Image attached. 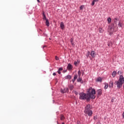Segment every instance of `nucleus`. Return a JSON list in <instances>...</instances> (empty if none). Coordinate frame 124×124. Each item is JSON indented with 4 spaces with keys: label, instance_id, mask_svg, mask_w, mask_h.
Wrapping results in <instances>:
<instances>
[{
    "label": "nucleus",
    "instance_id": "obj_1",
    "mask_svg": "<svg viewBox=\"0 0 124 124\" xmlns=\"http://www.w3.org/2000/svg\"><path fill=\"white\" fill-rule=\"evenodd\" d=\"M89 88L87 90L86 93H85L84 92L79 93V99L81 100H86L87 102H89Z\"/></svg>",
    "mask_w": 124,
    "mask_h": 124
},
{
    "label": "nucleus",
    "instance_id": "obj_2",
    "mask_svg": "<svg viewBox=\"0 0 124 124\" xmlns=\"http://www.w3.org/2000/svg\"><path fill=\"white\" fill-rule=\"evenodd\" d=\"M96 93V91L95 89H93L92 87H89V97H88V102L91 101V99H95V96L94 94Z\"/></svg>",
    "mask_w": 124,
    "mask_h": 124
},
{
    "label": "nucleus",
    "instance_id": "obj_3",
    "mask_svg": "<svg viewBox=\"0 0 124 124\" xmlns=\"http://www.w3.org/2000/svg\"><path fill=\"white\" fill-rule=\"evenodd\" d=\"M115 85H117V87L118 89H121L122 87H123V85L124 84V82L122 81H115L114 82Z\"/></svg>",
    "mask_w": 124,
    "mask_h": 124
},
{
    "label": "nucleus",
    "instance_id": "obj_4",
    "mask_svg": "<svg viewBox=\"0 0 124 124\" xmlns=\"http://www.w3.org/2000/svg\"><path fill=\"white\" fill-rule=\"evenodd\" d=\"M115 30V28L113 27V25L108 26V31H110L109 32V35H112L113 34V32H114V31Z\"/></svg>",
    "mask_w": 124,
    "mask_h": 124
},
{
    "label": "nucleus",
    "instance_id": "obj_5",
    "mask_svg": "<svg viewBox=\"0 0 124 124\" xmlns=\"http://www.w3.org/2000/svg\"><path fill=\"white\" fill-rule=\"evenodd\" d=\"M91 110V104L87 105L86 107H85L84 113L87 114L88 112H90Z\"/></svg>",
    "mask_w": 124,
    "mask_h": 124
},
{
    "label": "nucleus",
    "instance_id": "obj_6",
    "mask_svg": "<svg viewBox=\"0 0 124 124\" xmlns=\"http://www.w3.org/2000/svg\"><path fill=\"white\" fill-rule=\"evenodd\" d=\"M119 79L118 81H116L115 82H124V77L123 75H119Z\"/></svg>",
    "mask_w": 124,
    "mask_h": 124
},
{
    "label": "nucleus",
    "instance_id": "obj_7",
    "mask_svg": "<svg viewBox=\"0 0 124 124\" xmlns=\"http://www.w3.org/2000/svg\"><path fill=\"white\" fill-rule=\"evenodd\" d=\"M97 97L100 96L102 94V89H98L97 90Z\"/></svg>",
    "mask_w": 124,
    "mask_h": 124
},
{
    "label": "nucleus",
    "instance_id": "obj_8",
    "mask_svg": "<svg viewBox=\"0 0 124 124\" xmlns=\"http://www.w3.org/2000/svg\"><path fill=\"white\" fill-rule=\"evenodd\" d=\"M114 23L111 24L110 26H112V25H113V26H112V27H113V28H114V29H115V28L116 27H117V20H116L115 19H114Z\"/></svg>",
    "mask_w": 124,
    "mask_h": 124
},
{
    "label": "nucleus",
    "instance_id": "obj_9",
    "mask_svg": "<svg viewBox=\"0 0 124 124\" xmlns=\"http://www.w3.org/2000/svg\"><path fill=\"white\" fill-rule=\"evenodd\" d=\"M102 78L101 77H98L96 79V82H99V83H101L102 82Z\"/></svg>",
    "mask_w": 124,
    "mask_h": 124
},
{
    "label": "nucleus",
    "instance_id": "obj_10",
    "mask_svg": "<svg viewBox=\"0 0 124 124\" xmlns=\"http://www.w3.org/2000/svg\"><path fill=\"white\" fill-rule=\"evenodd\" d=\"M77 78H78V76L77 75V74H76L74 76V78L72 79V81L73 82V84H74V82H75V80H76V79H77Z\"/></svg>",
    "mask_w": 124,
    "mask_h": 124
},
{
    "label": "nucleus",
    "instance_id": "obj_11",
    "mask_svg": "<svg viewBox=\"0 0 124 124\" xmlns=\"http://www.w3.org/2000/svg\"><path fill=\"white\" fill-rule=\"evenodd\" d=\"M95 52L94 51H92L91 52V56L92 57V58H95Z\"/></svg>",
    "mask_w": 124,
    "mask_h": 124
},
{
    "label": "nucleus",
    "instance_id": "obj_12",
    "mask_svg": "<svg viewBox=\"0 0 124 124\" xmlns=\"http://www.w3.org/2000/svg\"><path fill=\"white\" fill-rule=\"evenodd\" d=\"M70 42L72 46H75V44H74V39H73V38L70 39Z\"/></svg>",
    "mask_w": 124,
    "mask_h": 124
},
{
    "label": "nucleus",
    "instance_id": "obj_13",
    "mask_svg": "<svg viewBox=\"0 0 124 124\" xmlns=\"http://www.w3.org/2000/svg\"><path fill=\"white\" fill-rule=\"evenodd\" d=\"M64 78L66 79L70 80L71 78H72V76H71V75H68L67 76H65Z\"/></svg>",
    "mask_w": 124,
    "mask_h": 124
},
{
    "label": "nucleus",
    "instance_id": "obj_14",
    "mask_svg": "<svg viewBox=\"0 0 124 124\" xmlns=\"http://www.w3.org/2000/svg\"><path fill=\"white\" fill-rule=\"evenodd\" d=\"M43 20H45V21H46V20H48L47 17H46V15H45V12H43Z\"/></svg>",
    "mask_w": 124,
    "mask_h": 124
},
{
    "label": "nucleus",
    "instance_id": "obj_15",
    "mask_svg": "<svg viewBox=\"0 0 124 124\" xmlns=\"http://www.w3.org/2000/svg\"><path fill=\"white\" fill-rule=\"evenodd\" d=\"M72 65L70 63H69L67 65V68L68 69V70H71V69H72Z\"/></svg>",
    "mask_w": 124,
    "mask_h": 124
},
{
    "label": "nucleus",
    "instance_id": "obj_16",
    "mask_svg": "<svg viewBox=\"0 0 124 124\" xmlns=\"http://www.w3.org/2000/svg\"><path fill=\"white\" fill-rule=\"evenodd\" d=\"M109 88H113V86H114V84H113V81H110L109 82Z\"/></svg>",
    "mask_w": 124,
    "mask_h": 124
},
{
    "label": "nucleus",
    "instance_id": "obj_17",
    "mask_svg": "<svg viewBox=\"0 0 124 124\" xmlns=\"http://www.w3.org/2000/svg\"><path fill=\"white\" fill-rule=\"evenodd\" d=\"M88 116H89L90 117H91V116H93V111L92 110H90L89 112H87Z\"/></svg>",
    "mask_w": 124,
    "mask_h": 124
},
{
    "label": "nucleus",
    "instance_id": "obj_18",
    "mask_svg": "<svg viewBox=\"0 0 124 124\" xmlns=\"http://www.w3.org/2000/svg\"><path fill=\"white\" fill-rule=\"evenodd\" d=\"M46 27H49V26H50V22H49V20L46 19Z\"/></svg>",
    "mask_w": 124,
    "mask_h": 124
},
{
    "label": "nucleus",
    "instance_id": "obj_19",
    "mask_svg": "<svg viewBox=\"0 0 124 124\" xmlns=\"http://www.w3.org/2000/svg\"><path fill=\"white\" fill-rule=\"evenodd\" d=\"M61 71H62V67H60L59 68L57 73H58V74H61Z\"/></svg>",
    "mask_w": 124,
    "mask_h": 124
},
{
    "label": "nucleus",
    "instance_id": "obj_20",
    "mask_svg": "<svg viewBox=\"0 0 124 124\" xmlns=\"http://www.w3.org/2000/svg\"><path fill=\"white\" fill-rule=\"evenodd\" d=\"M117 74V72L116 71H114L112 73V77L115 78L116 77V75Z\"/></svg>",
    "mask_w": 124,
    "mask_h": 124
},
{
    "label": "nucleus",
    "instance_id": "obj_21",
    "mask_svg": "<svg viewBox=\"0 0 124 124\" xmlns=\"http://www.w3.org/2000/svg\"><path fill=\"white\" fill-rule=\"evenodd\" d=\"M68 92V88L64 89L62 90V93H67Z\"/></svg>",
    "mask_w": 124,
    "mask_h": 124
},
{
    "label": "nucleus",
    "instance_id": "obj_22",
    "mask_svg": "<svg viewBox=\"0 0 124 124\" xmlns=\"http://www.w3.org/2000/svg\"><path fill=\"white\" fill-rule=\"evenodd\" d=\"M118 26L120 27V28H123L124 26H123V23L121 22V21H119L118 24Z\"/></svg>",
    "mask_w": 124,
    "mask_h": 124
},
{
    "label": "nucleus",
    "instance_id": "obj_23",
    "mask_svg": "<svg viewBox=\"0 0 124 124\" xmlns=\"http://www.w3.org/2000/svg\"><path fill=\"white\" fill-rule=\"evenodd\" d=\"M124 72L122 71H118V72H117V74L119 75H123Z\"/></svg>",
    "mask_w": 124,
    "mask_h": 124
},
{
    "label": "nucleus",
    "instance_id": "obj_24",
    "mask_svg": "<svg viewBox=\"0 0 124 124\" xmlns=\"http://www.w3.org/2000/svg\"><path fill=\"white\" fill-rule=\"evenodd\" d=\"M105 87H104V89L105 90H107V89H108V83H105Z\"/></svg>",
    "mask_w": 124,
    "mask_h": 124
},
{
    "label": "nucleus",
    "instance_id": "obj_25",
    "mask_svg": "<svg viewBox=\"0 0 124 124\" xmlns=\"http://www.w3.org/2000/svg\"><path fill=\"white\" fill-rule=\"evenodd\" d=\"M107 20H108V24H110V23H111V21H112V19H111V17H108Z\"/></svg>",
    "mask_w": 124,
    "mask_h": 124
},
{
    "label": "nucleus",
    "instance_id": "obj_26",
    "mask_svg": "<svg viewBox=\"0 0 124 124\" xmlns=\"http://www.w3.org/2000/svg\"><path fill=\"white\" fill-rule=\"evenodd\" d=\"M108 47H110V46H112V45H113V43H112L111 42H108Z\"/></svg>",
    "mask_w": 124,
    "mask_h": 124
},
{
    "label": "nucleus",
    "instance_id": "obj_27",
    "mask_svg": "<svg viewBox=\"0 0 124 124\" xmlns=\"http://www.w3.org/2000/svg\"><path fill=\"white\" fill-rule=\"evenodd\" d=\"M82 81V78H80V77H78V78L77 79V82H81Z\"/></svg>",
    "mask_w": 124,
    "mask_h": 124
},
{
    "label": "nucleus",
    "instance_id": "obj_28",
    "mask_svg": "<svg viewBox=\"0 0 124 124\" xmlns=\"http://www.w3.org/2000/svg\"><path fill=\"white\" fill-rule=\"evenodd\" d=\"M90 55H91V52L88 51L87 52V55H86L87 57L88 58L89 57H90Z\"/></svg>",
    "mask_w": 124,
    "mask_h": 124
},
{
    "label": "nucleus",
    "instance_id": "obj_29",
    "mask_svg": "<svg viewBox=\"0 0 124 124\" xmlns=\"http://www.w3.org/2000/svg\"><path fill=\"white\" fill-rule=\"evenodd\" d=\"M78 76H79V77L81 76V71L80 70H78Z\"/></svg>",
    "mask_w": 124,
    "mask_h": 124
},
{
    "label": "nucleus",
    "instance_id": "obj_30",
    "mask_svg": "<svg viewBox=\"0 0 124 124\" xmlns=\"http://www.w3.org/2000/svg\"><path fill=\"white\" fill-rule=\"evenodd\" d=\"M74 88V86L73 85H71L69 87L70 90H73Z\"/></svg>",
    "mask_w": 124,
    "mask_h": 124
},
{
    "label": "nucleus",
    "instance_id": "obj_31",
    "mask_svg": "<svg viewBox=\"0 0 124 124\" xmlns=\"http://www.w3.org/2000/svg\"><path fill=\"white\" fill-rule=\"evenodd\" d=\"M97 119V116H94V117H93V120H94V121H96V120Z\"/></svg>",
    "mask_w": 124,
    "mask_h": 124
},
{
    "label": "nucleus",
    "instance_id": "obj_32",
    "mask_svg": "<svg viewBox=\"0 0 124 124\" xmlns=\"http://www.w3.org/2000/svg\"><path fill=\"white\" fill-rule=\"evenodd\" d=\"M60 28H61V30H62V22H61Z\"/></svg>",
    "mask_w": 124,
    "mask_h": 124
},
{
    "label": "nucleus",
    "instance_id": "obj_33",
    "mask_svg": "<svg viewBox=\"0 0 124 124\" xmlns=\"http://www.w3.org/2000/svg\"><path fill=\"white\" fill-rule=\"evenodd\" d=\"M95 1H94V0H93V1L92 2L91 5H92V6H93V5H94V3H95Z\"/></svg>",
    "mask_w": 124,
    "mask_h": 124
},
{
    "label": "nucleus",
    "instance_id": "obj_34",
    "mask_svg": "<svg viewBox=\"0 0 124 124\" xmlns=\"http://www.w3.org/2000/svg\"><path fill=\"white\" fill-rule=\"evenodd\" d=\"M83 8H84V5H81V6H80V10H83Z\"/></svg>",
    "mask_w": 124,
    "mask_h": 124
},
{
    "label": "nucleus",
    "instance_id": "obj_35",
    "mask_svg": "<svg viewBox=\"0 0 124 124\" xmlns=\"http://www.w3.org/2000/svg\"><path fill=\"white\" fill-rule=\"evenodd\" d=\"M99 32H102V28H99Z\"/></svg>",
    "mask_w": 124,
    "mask_h": 124
},
{
    "label": "nucleus",
    "instance_id": "obj_36",
    "mask_svg": "<svg viewBox=\"0 0 124 124\" xmlns=\"http://www.w3.org/2000/svg\"><path fill=\"white\" fill-rule=\"evenodd\" d=\"M81 74H82V75H84V74H85V73L84 72V70H81Z\"/></svg>",
    "mask_w": 124,
    "mask_h": 124
},
{
    "label": "nucleus",
    "instance_id": "obj_37",
    "mask_svg": "<svg viewBox=\"0 0 124 124\" xmlns=\"http://www.w3.org/2000/svg\"><path fill=\"white\" fill-rule=\"evenodd\" d=\"M55 59L56 61H59V57H58V56H55Z\"/></svg>",
    "mask_w": 124,
    "mask_h": 124
},
{
    "label": "nucleus",
    "instance_id": "obj_38",
    "mask_svg": "<svg viewBox=\"0 0 124 124\" xmlns=\"http://www.w3.org/2000/svg\"><path fill=\"white\" fill-rule=\"evenodd\" d=\"M114 99H115V97H112L111 99V102H113Z\"/></svg>",
    "mask_w": 124,
    "mask_h": 124
},
{
    "label": "nucleus",
    "instance_id": "obj_39",
    "mask_svg": "<svg viewBox=\"0 0 124 124\" xmlns=\"http://www.w3.org/2000/svg\"><path fill=\"white\" fill-rule=\"evenodd\" d=\"M74 64H75V66H77V62H76V61L75 62Z\"/></svg>",
    "mask_w": 124,
    "mask_h": 124
},
{
    "label": "nucleus",
    "instance_id": "obj_40",
    "mask_svg": "<svg viewBox=\"0 0 124 124\" xmlns=\"http://www.w3.org/2000/svg\"><path fill=\"white\" fill-rule=\"evenodd\" d=\"M116 21H119V20H120V19L118 18V17H117V18H114Z\"/></svg>",
    "mask_w": 124,
    "mask_h": 124
},
{
    "label": "nucleus",
    "instance_id": "obj_41",
    "mask_svg": "<svg viewBox=\"0 0 124 124\" xmlns=\"http://www.w3.org/2000/svg\"><path fill=\"white\" fill-rule=\"evenodd\" d=\"M75 93L76 95H78V92H77V91H75Z\"/></svg>",
    "mask_w": 124,
    "mask_h": 124
},
{
    "label": "nucleus",
    "instance_id": "obj_42",
    "mask_svg": "<svg viewBox=\"0 0 124 124\" xmlns=\"http://www.w3.org/2000/svg\"><path fill=\"white\" fill-rule=\"evenodd\" d=\"M53 76H56V75H57V74L55 72H54L53 73Z\"/></svg>",
    "mask_w": 124,
    "mask_h": 124
},
{
    "label": "nucleus",
    "instance_id": "obj_43",
    "mask_svg": "<svg viewBox=\"0 0 124 124\" xmlns=\"http://www.w3.org/2000/svg\"><path fill=\"white\" fill-rule=\"evenodd\" d=\"M61 121H62V115L61 114Z\"/></svg>",
    "mask_w": 124,
    "mask_h": 124
},
{
    "label": "nucleus",
    "instance_id": "obj_44",
    "mask_svg": "<svg viewBox=\"0 0 124 124\" xmlns=\"http://www.w3.org/2000/svg\"><path fill=\"white\" fill-rule=\"evenodd\" d=\"M81 84H84V81L81 80L80 82Z\"/></svg>",
    "mask_w": 124,
    "mask_h": 124
},
{
    "label": "nucleus",
    "instance_id": "obj_45",
    "mask_svg": "<svg viewBox=\"0 0 124 124\" xmlns=\"http://www.w3.org/2000/svg\"><path fill=\"white\" fill-rule=\"evenodd\" d=\"M46 47V46L44 45L43 46V50H44V48Z\"/></svg>",
    "mask_w": 124,
    "mask_h": 124
},
{
    "label": "nucleus",
    "instance_id": "obj_46",
    "mask_svg": "<svg viewBox=\"0 0 124 124\" xmlns=\"http://www.w3.org/2000/svg\"><path fill=\"white\" fill-rule=\"evenodd\" d=\"M64 28V24L62 23V30H63Z\"/></svg>",
    "mask_w": 124,
    "mask_h": 124
},
{
    "label": "nucleus",
    "instance_id": "obj_47",
    "mask_svg": "<svg viewBox=\"0 0 124 124\" xmlns=\"http://www.w3.org/2000/svg\"><path fill=\"white\" fill-rule=\"evenodd\" d=\"M67 71V70H63V72L64 73H65V72H66Z\"/></svg>",
    "mask_w": 124,
    "mask_h": 124
},
{
    "label": "nucleus",
    "instance_id": "obj_48",
    "mask_svg": "<svg viewBox=\"0 0 124 124\" xmlns=\"http://www.w3.org/2000/svg\"><path fill=\"white\" fill-rule=\"evenodd\" d=\"M37 2H38V3H40V0H37Z\"/></svg>",
    "mask_w": 124,
    "mask_h": 124
},
{
    "label": "nucleus",
    "instance_id": "obj_49",
    "mask_svg": "<svg viewBox=\"0 0 124 124\" xmlns=\"http://www.w3.org/2000/svg\"><path fill=\"white\" fill-rule=\"evenodd\" d=\"M77 124H80V121H78Z\"/></svg>",
    "mask_w": 124,
    "mask_h": 124
},
{
    "label": "nucleus",
    "instance_id": "obj_50",
    "mask_svg": "<svg viewBox=\"0 0 124 124\" xmlns=\"http://www.w3.org/2000/svg\"><path fill=\"white\" fill-rule=\"evenodd\" d=\"M61 93H62V88H61Z\"/></svg>",
    "mask_w": 124,
    "mask_h": 124
},
{
    "label": "nucleus",
    "instance_id": "obj_51",
    "mask_svg": "<svg viewBox=\"0 0 124 124\" xmlns=\"http://www.w3.org/2000/svg\"><path fill=\"white\" fill-rule=\"evenodd\" d=\"M96 124H101V123H100V122H98L96 123Z\"/></svg>",
    "mask_w": 124,
    "mask_h": 124
},
{
    "label": "nucleus",
    "instance_id": "obj_52",
    "mask_svg": "<svg viewBox=\"0 0 124 124\" xmlns=\"http://www.w3.org/2000/svg\"><path fill=\"white\" fill-rule=\"evenodd\" d=\"M123 118H124V112L123 113Z\"/></svg>",
    "mask_w": 124,
    "mask_h": 124
},
{
    "label": "nucleus",
    "instance_id": "obj_53",
    "mask_svg": "<svg viewBox=\"0 0 124 124\" xmlns=\"http://www.w3.org/2000/svg\"><path fill=\"white\" fill-rule=\"evenodd\" d=\"M64 119V116H63V115L62 116V120H63Z\"/></svg>",
    "mask_w": 124,
    "mask_h": 124
},
{
    "label": "nucleus",
    "instance_id": "obj_54",
    "mask_svg": "<svg viewBox=\"0 0 124 124\" xmlns=\"http://www.w3.org/2000/svg\"><path fill=\"white\" fill-rule=\"evenodd\" d=\"M53 103H54V102H55V100H53Z\"/></svg>",
    "mask_w": 124,
    "mask_h": 124
},
{
    "label": "nucleus",
    "instance_id": "obj_55",
    "mask_svg": "<svg viewBox=\"0 0 124 124\" xmlns=\"http://www.w3.org/2000/svg\"><path fill=\"white\" fill-rule=\"evenodd\" d=\"M57 124H59V122H57Z\"/></svg>",
    "mask_w": 124,
    "mask_h": 124
},
{
    "label": "nucleus",
    "instance_id": "obj_56",
    "mask_svg": "<svg viewBox=\"0 0 124 124\" xmlns=\"http://www.w3.org/2000/svg\"><path fill=\"white\" fill-rule=\"evenodd\" d=\"M62 124H64V123L63 122V123H62Z\"/></svg>",
    "mask_w": 124,
    "mask_h": 124
}]
</instances>
